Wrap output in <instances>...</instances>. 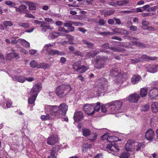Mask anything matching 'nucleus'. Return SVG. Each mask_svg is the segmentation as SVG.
<instances>
[{
	"label": "nucleus",
	"instance_id": "obj_1",
	"mask_svg": "<svg viewBox=\"0 0 158 158\" xmlns=\"http://www.w3.org/2000/svg\"><path fill=\"white\" fill-rule=\"evenodd\" d=\"M122 100L112 101L101 107V110L103 112L108 111L111 114L120 113L122 112L121 108L122 106Z\"/></svg>",
	"mask_w": 158,
	"mask_h": 158
},
{
	"label": "nucleus",
	"instance_id": "obj_2",
	"mask_svg": "<svg viewBox=\"0 0 158 158\" xmlns=\"http://www.w3.org/2000/svg\"><path fill=\"white\" fill-rule=\"evenodd\" d=\"M121 141L119 139L115 136H109L107 138V141L111 143H109L106 147V148L109 152L114 155V152H117L119 151V149L118 146L115 144V142Z\"/></svg>",
	"mask_w": 158,
	"mask_h": 158
},
{
	"label": "nucleus",
	"instance_id": "obj_17",
	"mask_svg": "<svg viewBox=\"0 0 158 158\" xmlns=\"http://www.w3.org/2000/svg\"><path fill=\"white\" fill-rule=\"evenodd\" d=\"M149 96L152 99L155 98L158 96V88H154L151 90L149 93Z\"/></svg>",
	"mask_w": 158,
	"mask_h": 158
},
{
	"label": "nucleus",
	"instance_id": "obj_23",
	"mask_svg": "<svg viewBox=\"0 0 158 158\" xmlns=\"http://www.w3.org/2000/svg\"><path fill=\"white\" fill-rule=\"evenodd\" d=\"M100 53V52L97 50L91 51L85 55V59H88L94 57L97 54Z\"/></svg>",
	"mask_w": 158,
	"mask_h": 158
},
{
	"label": "nucleus",
	"instance_id": "obj_36",
	"mask_svg": "<svg viewBox=\"0 0 158 158\" xmlns=\"http://www.w3.org/2000/svg\"><path fill=\"white\" fill-rule=\"evenodd\" d=\"M91 144L86 143L85 144H83V147L82 149V151L84 152L86 151L89 149L91 148Z\"/></svg>",
	"mask_w": 158,
	"mask_h": 158
},
{
	"label": "nucleus",
	"instance_id": "obj_31",
	"mask_svg": "<svg viewBox=\"0 0 158 158\" xmlns=\"http://www.w3.org/2000/svg\"><path fill=\"white\" fill-rule=\"evenodd\" d=\"M98 134L96 133H90L89 135V139L91 141L93 142L94 141L98 136Z\"/></svg>",
	"mask_w": 158,
	"mask_h": 158
},
{
	"label": "nucleus",
	"instance_id": "obj_62",
	"mask_svg": "<svg viewBox=\"0 0 158 158\" xmlns=\"http://www.w3.org/2000/svg\"><path fill=\"white\" fill-rule=\"evenodd\" d=\"M105 23V21L102 19H100L98 23L100 25L102 26H103Z\"/></svg>",
	"mask_w": 158,
	"mask_h": 158
},
{
	"label": "nucleus",
	"instance_id": "obj_44",
	"mask_svg": "<svg viewBox=\"0 0 158 158\" xmlns=\"http://www.w3.org/2000/svg\"><path fill=\"white\" fill-rule=\"evenodd\" d=\"M114 12L115 10H107L104 12V16L105 17L110 16L114 14Z\"/></svg>",
	"mask_w": 158,
	"mask_h": 158
},
{
	"label": "nucleus",
	"instance_id": "obj_50",
	"mask_svg": "<svg viewBox=\"0 0 158 158\" xmlns=\"http://www.w3.org/2000/svg\"><path fill=\"white\" fill-rule=\"evenodd\" d=\"M52 152L51 153L50 155L48 156V158H56V156H55L56 152H55V148H53L51 150Z\"/></svg>",
	"mask_w": 158,
	"mask_h": 158
},
{
	"label": "nucleus",
	"instance_id": "obj_53",
	"mask_svg": "<svg viewBox=\"0 0 158 158\" xmlns=\"http://www.w3.org/2000/svg\"><path fill=\"white\" fill-rule=\"evenodd\" d=\"M141 61V60L139 58H136L130 60V62L131 64H135Z\"/></svg>",
	"mask_w": 158,
	"mask_h": 158
},
{
	"label": "nucleus",
	"instance_id": "obj_47",
	"mask_svg": "<svg viewBox=\"0 0 158 158\" xmlns=\"http://www.w3.org/2000/svg\"><path fill=\"white\" fill-rule=\"evenodd\" d=\"M130 156L129 153L124 152L122 153L119 156L120 158H128Z\"/></svg>",
	"mask_w": 158,
	"mask_h": 158
},
{
	"label": "nucleus",
	"instance_id": "obj_37",
	"mask_svg": "<svg viewBox=\"0 0 158 158\" xmlns=\"http://www.w3.org/2000/svg\"><path fill=\"white\" fill-rule=\"evenodd\" d=\"M27 3L29 5V10H36V7L35 6V3L29 2H27Z\"/></svg>",
	"mask_w": 158,
	"mask_h": 158
},
{
	"label": "nucleus",
	"instance_id": "obj_64",
	"mask_svg": "<svg viewBox=\"0 0 158 158\" xmlns=\"http://www.w3.org/2000/svg\"><path fill=\"white\" fill-rule=\"evenodd\" d=\"M74 53L77 56H84V54H82L81 52L80 51H76Z\"/></svg>",
	"mask_w": 158,
	"mask_h": 158
},
{
	"label": "nucleus",
	"instance_id": "obj_15",
	"mask_svg": "<svg viewBox=\"0 0 158 158\" xmlns=\"http://www.w3.org/2000/svg\"><path fill=\"white\" fill-rule=\"evenodd\" d=\"M99 57H96L94 64V66L97 69H101L106 64L105 61L99 60Z\"/></svg>",
	"mask_w": 158,
	"mask_h": 158
},
{
	"label": "nucleus",
	"instance_id": "obj_3",
	"mask_svg": "<svg viewBox=\"0 0 158 158\" xmlns=\"http://www.w3.org/2000/svg\"><path fill=\"white\" fill-rule=\"evenodd\" d=\"M44 109L45 111L50 113V115L53 118H60V111L59 110V107L56 105L51 106L46 105L44 106Z\"/></svg>",
	"mask_w": 158,
	"mask_h": 158
},
{
	"label": "nucleus",
	"instance_id": "obj_32",
	"mask_svg": "<svg viewBox=\"0 0 158 158\" xmlns=\"http://www.w3.org/2000/svg\"><path fill=\"white\" fill-rule=\"evenodd\" d=\"M82 131L83 135L85 137L89 136L91 133V131L87 128H84L82 129Z\"/></svg>",
	"mask_w": 158,
	"mask_h": 158
},
{
	"label": "nucleus",
	"instance_id": "obj_63",
	"mask_svg": "<svg viewBox=\"0 0 158 158\" xmlns=\"http://www.w3.org/2000/svg\"><path fill=\"white\" fill-rule=\"evenodd\" d=\"M109 44L107 43H105V44L102 45L101 47L103 48H104L106 49H109Z\"/></svg>",
	"mask_w": 158,
	"mask_h": 158
},
{
	"label": "nucleus",
	"instance_id": "obj_21",
	"mask_svg": "<svg viewBox=\"0 0 158 158\" xmlns=\"http://www.w3.org/2000/svg\"><path fill=\"white\" fill-rule=\"evenodd\" d=\"M83 118V115L81 111H79L74 114L73 118L75 121L76 122L81 120Z\"/></svg>",
	"mask_w": 158,
	"mask_h": 158
},
{
	"label": "nucleus",
	"instance_id": "obj_13",
	"mask_svg": "<svg viewBox=\"0 0 158 158\" xmlns=\"http://www.w3.org/2000/svg\"><path fill=\"white\" fill-rule=\"evenodd\" d=\"M140 98V95L136 93L130 95L127 98V100L132 103L137 102Z\"/></svg>",
	"mask_w": 158,
	"mask_h": 158
},
{
	"label": "nucleus",
	"instance_id": "obj_20",
	"mask_svg": "<svg viewBox=\"0 0 158 158\" xmlns=\"http://www.w3.org/2000/svg\"><path fill=\"white\" fill-rule=\"evenodd\" d=\"M134 143L131 140H128L126 144L125 149L128 152L132 151L134 149Z\"/></svg>",
	"mask_w": 158,
	"mask_h": 158
},
{
	"label": "nucleus",
	"instance_id": "obj_42",
	"mask_svg": "<svg viewBox=\"0 0 158 158\" xmlns=\"http://www.w3.org/2000/svg\"><path fill=\"white\" fill-rule=\"evenodd\" d=\"M18 25L20 27H23L25 28H27L30 27V24L29 23H22L21 22L19 23Z\"/></svg>",
	"mask_w": 158,
	"mask_h": 158
},
{
	"label": "nucleus",
	"instance_id": "obj_39",
	"mask_svg": "<svg viewBox=\"0 0 158 158\" xmlns=\"http://www.w3.org/2000/svg\"><path fill=\"white\" fill-rule=\"evenodd\" d=\"M53 118L52 117L50 116L49 114H46V115H42L41 116V119L43 121H45L47 120L51 119Z\"/></svg>",
	"mask_w": 158,
	"mask_h": 158
},
{
	"label": "nucleus",
	"instance_id": "obj_25",
	"mask_svg": "<svg viewBox=\"0 0 158 158\" xmlns=\"http://www.w3.org/2000/svg\"><path fill=\"white\" fill-rule=\"evenodd\" d=\"M142 61L144 60H156L157 58L155 56L150 57L146 55H143L141 56L140 58H139Z\"/></svg>",
	"mask_w": 158,
	"mask_h": 158
},
{
	"label": "nucleus",
	"instance_id": "obj_22",
	"mask_svg": "<svg viewBox=\"0 0 158 158\" xmlns=\"http://www.w3.org/2000/svg\"><path fill=\"white\" fill-rule=\"evenodd\" d=\"M15 10L16 12L19 13H26L28 11V10H27V7L25 5H22L18 7H15Z\"/></svg>",
	"mask_w": 158,
	"mask_h": 158
},
{
	"label": "nucleus",
	"instance_id": "obj_4",
	"mask_svg": "<svg viewBox=\"0 0 158 158\" xmlns=\"http://www.w3.org/2000/svg\"><path fill=\"white\" fill-rule=\"evenodd\" d=\"M110 75L116 79H121L123 76V72L119 67L118 64H114L110 67Z\"/></svg>",
	"mask_w": 158,
	"mask_h": 158
},
{
	"label": "nucleus",
	"instance_id": "obj_56",
	"mask_svg": "<svg viewBox=\"0 0 158 158\" xmlns=\"http://www.w3.org/2000/svg\"><path fill=\"white\" fill-rule=\"evenodd\" d=\"M158 8V6H154L149 7V8L147 10V11H155L156 9Z\"/></svg>",
	"mask_w": 158,
	"mask_h": 158
},
{
	"label": "nucleus",
	"instance_id": "obj_27",
	"mask_svg": "<svg viewBox=\"0 0 158 158\" xmlns=\"http://www.w3.org/2000/svg\"><path fill=\"white\" fill-rule=\"evenodd\" d=\"M151 109L153 112L156 113L158 111V103L157 102H153L151 105Z\"/></svg>",
	"mask_w": 158,
	"mask_h": 158
},
{
	"label": "nucleus",
	"instance_id": "obj_48",
	"mask_svg": "<svg viewBox=\"0 0 158 158\" xmlns=\"http://www.w3.org/2000/svg\"><path fill=\"white\" fill-rule=\"evenodd\" d=\"M3 24L6 28L8 27H11L13 25V23L10 21L6 20L3 22Z\"/></svg>",
	"mask_w": 158,
	"mask_h": 158
},
{
	"label": "nucleus",
	"instance_id": "obj_5",
	"mask_svg": "<svg viewBox=\"0 0 158 158\" xmlns=\"http://www.w3.org/2000/svg\"><path fill=\"white\" fill-rule=\"evenodd\" d=\"M72 89V88L70 85H62L59 86L56 89V94L60 98H62V97L65 96V94H64V92L66 90V93L70 91Z\"/></svg>",
	"mask_w": 158,
	"mask_h": 158
},
{
	"label": "nucleus",
	"instance_id": "obj_33",
	"mask_svg": "<svg viewBox=\"0 0 158 158\" xmlns=\"http://www.w3.org/2000/svg\"><path fill=\"white\" fill-rule=\"evenodd\" d=\"M148 89L147 87H144L141 88L140 89V94L142 97H144L147 94Z\"/></svg>",
	"mask_w": 158,
	"mask_h": 158
},
{
	"label": "nucleus",
	"instance_id": "obj_18",
	"mask_svg": "<svg viewBox=\"0 0 158 158\" xmlns=\"http://www.w3.org/2000/svg\"><path fill=\"white\" fill-rule=\"evenodd\" d=\"M13 81L21 83H23L26 81L25 77L23 75H15L12 77Z\"/></svg>",
	"mask_w": 158,
	"mask_h": 158
},
{
	"label": "nucleus",
	"instance_id": "obj_26",
	"mask_svg": "<svg viewBox=\"0 0 158 158\" xmlns=\"http://www.w3.org/2000/svg\"><path fill=\"white\" fill-rule=\"evenodd\" d=\"M48 54L52 55L57 54L58 55L62 56L64 55V53L63 52H60L57 50L51 49Z\"/></svg>",
	"mask_w": 158,
	"mask_h": 158
},
{
	"label": "nucleus",
	"instance_id": "obj_46",
	"mask_svg": "<svg viewBox=\"0 0 158 158\" xmlns=\"http://www.w3.org/2000/svg\"><path fill=\"white\" fill-rule=\"evenodd\" d=\"M5 3L10 7H14L16 5V4L15 2L9 0L5 1Z\"/></svg>",
	"mask_w": 158,
	"mask_h": 158
},
{
	"label": "nucleus",
	"instance_id": "obj_14",
	"mask_svg": "<svg viewBox=\"0 0 158 158\" xmlns=\"http://www.w3.org/2000/svg\"><path fill=\"white\" fill-rule=\"evenodd\" d=\"M58 141V137L56 135H51L48 138L47 143L49 145H53Z\"/></svg>",
	"mask_w": 158,
	"mask_h": 158
},
{
	"label": "nucleus",
	"instance_id": "obj_58",
	"mask_svg": "<svg viewBox=\"0 0 158 158\" xmlns=\"http://www.w3.org/2000/svg\"><path fill=\"white\" fill-rule=\"evenodd\" d=\"M97 57H100L99 60H101L102 61H105L108 59L107 56H98Z\"/></svg>",
	"mask_w": 158,
	"mask_h": 158
},
{
	"label": "nucleus",
	"instance_id": "obj_54",
	"mask_svg": "<svg viewBox=\"0 0 158 158\" xmlns=\"http://www.w3.org/2000/svg\"><path fill=\"white\" fill-rule=\"evenodd\" d=\"M72 21H66L65 23H64V27L69 28L72 25Z\"/></svg>",
	"mask_w": 158,
	"mask_h": 158
},
{
	"label": "nucleus",
	"instance_id": "obj_55",
	"mask_svg": "<svg viewBox=\"0 0 158 158\" xmlns=\"http://www.w3.org/2000/svg\"><path fill=\"white\" fill-rule=\"evenodd\" d=\"M98 34L101 35H103L104 36H107L109 35H111L112 33L109 31L107 32H98Z\"/></svg>",
	"mask_w": 158,
	"mask_h": 158
},
{
	"label": "nucleus",
	"instance_id": "obj_59",
	"mask_svg": "<svg viewBox=\"0 0 158 158\" xmlns=\"http://www.w3.org/2000/svg\"><path fill=\"white\" fill-rule=\"evenodd\" d=\"M72 24L77 26H82L83 25V23L76 22H72Z\"/></svg>",
	"mask_w": 158,
	"mask_h": 158
},
{
	"label": "nucleus",
	"instance_id": "obj_6",
	"mask_svg": "<svg viewBox=\"0 0 158 158\" xmlns=\"http://www.w3.org/2000/svg\"><path fill=\"white\" fill-rule=\"evenodd\" d=\"M99 83V86L98 87V90L101 93H104L108 91L109 87L108 82L106 79L103 77L101 78L98 81Z\"/></svg>",
	"mask_w": 158,
	"mask_h": 158
},
{
	"label": "nucleus",
	"instance_id": "obj_35",
	"mask_svg": "<svg viewBox=\"0 0 158 158\" xmlns=\"http://www.w3.org/2000/svg\"><path fill=\"white\" fill-rule=\"evenodd\" d=\"M145 147V144L143 143H139L137 145L135 148L136 151L141 150Z\"/></svg>",
	"mask_w": 158,
	"mask_h": 158
},
{
	"label": "nucleus",
	"instance_id": "obj_11",
	"mask_svg": "<svg viewBox=\"0 0 158 158\" xmlns=\"http://www.w3.org/2000/svg\"><path fill=\"white\" fill-rule=\"evenodd\" d=\"M83 110L88 115H91L94 113V107L92 104H85L83 107Z\"/></svg>",
	"mask_w": 158,
	"mask_h": 158
},
{
	"label": "nucleus",
	"instance_id": "obj_28",
	"mask_svg": "<svg viewBox=\"0 0 158 158\" xmlns=\"http://www.w3.org/2000/svg\"><path fill=\"white\" fill-rule=\"evenodd\" d=\"M18 41L19 42V44H21L22 45L25 47L28 48L30 47V43L24 39H19Z\"/></svg>",
	"mask_w": 158,
	"mask_h": 158
},
{
	"label": "nucleus",
	"instance_id": "obj_60",
	"mask_svg": "<svg viewBox=\"0 0 158 158\" xmlns=\"http://www.w3.org/2000/svg\"><path fill=\"white\" fill-rule=\"evenodd\" d=\"M130 30L131 31H135L137 30L138 28L136 26L131 25L129 27Z\"/></svg>",
	"mask_w": 158,
	"mask_h": 158
},
{
	"label": "nucleus",
	"instance_id": "obj_43",
	"mask_svg": "<svg viewBox=\"0 0 158 158\" xmlns=\"http://www.w3.org/2000/svg\"><path fill=\"white\" fill-rule=\"evenodd\" d=\"M61 33L59 32H56L55 31H53L52 32L50 36L51 37L52 39H55L59 36L61 35Z\"/></svg>",
	"mask_w": 158,
	"mask_h": 158
},
{
	"label": "nucleus",
	"instance_id": "obj_12",
	"mask_svg": "<svg viewBox=\"0 0 158 158\" xmlns=\"http://www.w3.org/2000/svg\"><path fill=\"white\" fill-rule=\"evenodd\" d=\"M59 110L60 111V115L61 118L63 116H65L66 114V112L68 109V106L65 103H62L60 105L58 106Z\"/></svg>",
	"mask_w": 158,
	"mask_h": 158
},
{
	"label": "nucleus",
	"instance_id": "obj_9",
	"mask_svg": "<svg viewBox=\"0 0 158 158\" xmlns=\"http://www.w3.org/2000/svg\"><path fill=\"white\" fill-rule=\"evenodd\" d=\"M42 85L39 83H38L34 85L30 92V95H34L37 96L38 93L41 90Z\"/></svg>",
	"mask_w": 158,
	"mask_h": 158
},
{
	"label": "nucleus",
	"instance_id": "obj_29",
	"mask_svg": "<svg viewBox=\"0 0 158 158\" xmlns=\"http://www.w3.org/2000/svg\"><path fill=\"white\" fill-rule=\"evenodd\" d=\"M53 46V45L50 43L45 44L43 48V50H45L49 54L51 50V47Z\"/></svg>",
	"mask_w": 158,
	"mask_h": 158
},
{
	"label": "nucleus",
	"instance_id": "obj_49",
	"mask_svg": "<svg viewBox=\"0 0 158 158\" xmlns=\"http://www.w3.org/2000/svg\"><path fill=\"white\" fill-rule=\"evenodd\" d=\"M109 49L110 50H112L114 52H122L123 51V49H120L118 48H117L115 47H109Z\"/></svg>",
	"mask_w": 158,
	"mask_h": 158
},
{
	"label": "nucleus",
	"instance_id": "obj_52",
	"mask_svg": "<svg viewBox=\"0 0 158 158\" xmlns=\"http://www.w3.org/2000/svg\"><path fill=\"white\" fill-rule=\"evenodd\" d=\"M66 36L69 40V43L71 44H74L73 42V36L69 34L66 35Z\"/></svg>",
	"mask_w": 158,
	"mask_h": 158
},
{
	"label": "nucleus",
	"instance_id": "obj_8",
	"mask_svg": "<svg viewBox=\"0 0 158 158\" xmlns=\"http://www.w3.org/2000/svg\"><path fill=\"white\" fill-rule=\"evenodd\" d=\"M6 50H8L10 49L12 51V52H9L7 51L6 54V59L7 60H10L15 58L16 59L19 58V54L15 52L12 48L10 47H7L6 48Z\"/></svg>",
	"mask_w": 158,
	"mask_h": 158
},
{
	"label": "nucleus",
	"instance_id": "obj_16",
	"mask_svg": "<svg viewBox=\"0 0 158 158\" xmlns=\"http://www.w3.org/2000/svg\"><path fill=\"white\" fill-rule=\"evenodd\" d=\"M147 71L154 73L158 71V65H147L146 66Z\"/></svg>",
	"mask_w": 158,
	"mask_h": 158
},
{
	"label": "nucleus",
	"instance_id": "obj_24",
	"mask_svg": "<svg viewBox=\"0 0 158 158\" xmlns=\"http://www.w3.org/2000/svg\"><path fill=\"white\" fill-rule=\"evenodd\" d=\"M141 77L138 75H134L131 78V82L133 85L138 83L141 80Z\"/></svg>",
	"mask_w": 158,
	"mask_h": 158
},
{
	"label": "nucleus",
	"instance_id": "obj_7",
	"mask_svg": "<svg viewBox=\"0 0 158 158\" xmlns=\"http://www.w3.org/2000/svg\"><path fill=\"white\" fill-rule=\"evenodd\" d=\"M81 62L79 61L74 62L73 65V68L75 71L83 73L87 70L88 68L83 65H81Z\"/></svg>",
	"mask_w": 158,
	"mask_h": 158
},
{
	"label": "nucleus",
	"instance_id": "obj_34",
	"mask_svg": "<svg viewBox=\"0 0 158 158\" xmlns=\"http://www.w3.org/2000/svg\"><path fill=\"white\" fill-rule=\"evenodd\" d=\"M31 97L28 99V103L29 104H32V106L35 105V102L36 100V96L34 95H31Z\"/></svg>",
	"mask_w": 158,
	"mask_h": 158
},
{
	"label": "nucleus",
	"instance_id": "obj_61",
	"mask_svg": "<svg viewBox=\"0 0 158 158\" xmlns=\"http://www.w3.org/2000/svg\"><path fill=\"white\" fill-rule=\"evenodd\" d=\"M108 134H106L103 135L101 137V139L102 140H106L107 141V138L109 137Z\"/></svg>",
	"mask_w": 158,
	"mask_h": 158
},
{
	"label": "nucleus",
	"instance_id": "obj_41",
	"mask_svg": "<svg viewBox=\"0 0 158 158\" xmlns=\"http://www.w3.org/2000/svg\"><path fill=\"white\" fill-rule=\"evenodd\" d=\"M38 66V68H41L44 69H46L50 67V65L44 63H43L39 64Z\"/></svg>",
	"mask_w": 158,
	"mask_h": 158
},
{
	"label": "nucleus",
	"instance_id": "obj_45",
	"mask_svg": "<svg viewBox=\"0 0 158 158\" xmlns=\"http://www.w3.org/2000/svg\"><path fill=\"white\" fill-rule=\"evenodd\" d=\"M39 64H38L37 63L35 60H31L30 63V66L33 68H38Z\"/></svg>",
	"mask_w": 158,
	"mask_h": 158
},
{
	"label": "nucleus",
	"instance_id": "obj_57",
	"mask_svg": "<svg viewBox=\"0 0 158 158\" xmlns=\"http://www.w3.org/2000/svg\"><path fill=\"white\" fill-rule=\"evenodd\" d=\"M149 107L148 105H145L141 106V110L142 111H146L149 109Z\"/></svg>",
	"mask_w": 158,
	"mask_h": 158
},
{
	"label": "nucleus",
	"instance_id": "obj_40",
	"mask_svg": "<svg viewBox=\"0 0 158 158\" xmlns=\"http://www.w3.org/2000/svg\"><path fill=\"white\" fill-rule=\"evenodd\" d=\"M129 1L128 0H122L117 1V5L120 6H123L129 3Z\"/></svg>",
	"mask_w": 158,
	"mask_h": 158
},
{
	"label": "nucleus",
	"instance_id": "obj_38",
	"mask_svg": "<svg viewBox=\"0 0 158 158\" xmlns=\"http://www.w3.org/2000/svg\"><path fill=\"white\" fill-rule=\"evenodd\" d=\"M93 105V106L94 107V110L95 111L98 112L100 108V103L98 102L97 103L92 104Z\"/></svg>",
	"mask_w": 158,
	"mask_h": 158
},
{
	"label": "nucleus",
	"instance_id": "obj_30",
	"mask_svg": "<svg viewBox=\"0 0 158 158\" xmlns=\"http://www.w3.org/2000/svg\"><path fill=\"white\" fill-rule=\"evenodd\" d=\"M82 42L83 44L86 45L88 48H92L94 45L93 43L88 42L85 40H83Z\"/></svg>",
	"mask_w": 158,
	"mask_h": 158
},
{
	"label": "nucleus",
	"instance_id": "obj_19",
	"mask_svg": "<svg viewBox=\"0 0 158 158\" xmlns=\"http://www.w3.org/2000/svg\"><path fill=\"white\" fill-rule=\"evenodd\" d=\"M154 136V133L152 129H149L146 132L145 136L147 139L152 140Z\"/></svg>",
	"mask_w": 158,
	"mask_h": 158
},
{
	"label": "nucleus",
	"instance_id": "obj_51",
	"mask_svg": "<svg viewBox=\"0 0 158 158\" xmlns=\"http://www.w3.org/2000/svg\"><path fill=\"white\" fill-rule=\"evenodd\" d=\"M134 45L139 46L140 47H144V44L140 42L135 41H132L131 42Z\"/></svg>",
	"mask_w": 158,
	"mask_h": 158
},
{
	"label": "nucleus",
	"instance_id": "obj_10",
	"mask_svg": "<svg viewBox=\"0 0 158 158\" xmlns=\"http://www.w3.org/2000/svg\"><path fill=\"white\" fill-rule=\"evenodd\" d=\"M34 23L40 25V27H42V31L43 32H46L47 29L52 30V29L49 26V24L44 22L40 21L35 20L34 21Z\"/></svg>",
	"mask_w": 158,
	"mask_h": 158
}]
</instances>
